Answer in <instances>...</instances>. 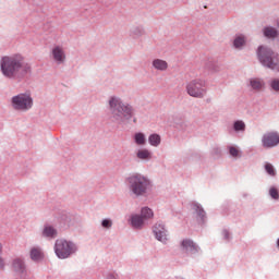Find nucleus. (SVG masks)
Here are the masks:
<instances>
[{
    "instance_id": "obj_20",
    "label": "nucleus",
    "mask_w": 279,
    "mask_h": 279,
    "mask_svg": "<svg viewBox=\"0 0 279 279\" xmlns=\"http://www.w3.org/2000/svg\"><path fill=\"white\" fill-rule=\"evenodd\" d=\"M264 36H266V38H276L278 36V32L274 27H266L264 29Z\"/></svg>"
},
{
    "instance_id": "obj_14",
    "label": "nucleus",
    "mask_w": 279,
    "mask_h": 279,
    "mask_svg": "<svg viewBox=\"0 0 279 279\" xmlns=\"http://www.w3.org/2000/svg\"><path fill=\"white\" fill-rule=\"evenodd\" d=\"M153 66L157 71H167V69H169V63H167V61L161 59H155L153 61Z\"/></svg>"
},
{
    "instance_id": "obj_16",
    "label": "nucleus",
    "mask_w": 279,
    "mask_h": 279,
    "mask_svg": "<svg viewBox=\"0 0 279 279\" xmlns=\"http://www.w3.org/2000/svg\"><path fill=\"white\" fill-rule=\"evenodd\" d=\"M136 156L140 160H151V151L147 148L138 149Z\"/></svg>"
},
{
    "instance_id": "obj_15",
    "label": "nucleus",
    "mask_w": 279,
    "mask_h": 279,
    "mask_svg": "<svg viewBox=\"0 0 279 279\" xmlns=\"http://www.w3.org/2000/svg\"><path fill=\"white\" fill-rule=\"evenodd\" d=\"M250 84L253 90H263L265 88V82L260 78H251Z\"/></svg>"
},
{
    "instance_id": "obj_7",
    "label": "nucleus",
    "mask_w": 279,
    "mask_h": 279,
    "mask_svg": "<svg viewBox=\"0 0 279 279\" xmlns=\"http://www.w3.org/2000/svg\"><path fill=\"white\" fill-rule=\"evenodd\" d=\"M186 92H187V95H190V97L202 99L204 98V95H206V82L202 80L191 81L186 85Z\"/></svg>"
},
{
    "instance_id": "obj_27",
    "label": "nucleus",
    "mask_w": 279,
    "mask_h": 279,
    "mask_svg": "<svg viewBox=\"0 0 279 279\" xmlns=\"http://www.w3.org/2000/svg\"><path fill=\"white\" fill-rule=\"evenodd\" d=\"M265 170L267 171L268 175H276V169H274L271 163H266Z\"/></svg>"
},
{
    "instance_id": "obj_5",
    "label": "nucleus",
    "mask_w": 279,
    "mask_h": 279,
    "mask_svg": "<svg viewBox=\"0 0 279 279\" xmlns=\"http://www.w3.org/2000/svg\"><path fill=\"white\" fill-rule=\"evenodd\" d=\"M34 106V99L28 94H20L12 98V107L14 110H21L22 112H27L32 110Z\"/></svg>"
},
{
    "instance_id": "obj_9",
    "label": "nucleus",
    "mask_w": 279,
    "mask_h": 279,
    "mask_svg": "<svg viewBox=\"0 0 279 279\" xmlns=\"http://www.w3.org/2000/svg\"><path fill=\"white\" fill-rule=\"evenodd\" d=\"M154 234L157 239V241H160L161 243H167L169 240L167 238V230H165V225L163 223H157L154 227Z\"/></svg>"
},
{
    "instance_id": "obj_13",
    "label": "nucleus",
    "mask_w": 279,
    "mask_h": 279,
    "mask_svg": "<svg viewBox=\"0 0 279 279\" xmlns=\"http://www.w3.org/2000/svg\"><path fill=\"white\" fill-rule=\"evenodd\" d=\"M145 221H147L143 216L134 215L131 217V225L133 228H143L145 225Z\"/></svg>"
},
{
    "instance_id": "obj_11",
    "label": "nucleus",
    "mask_w": 279,
    "mask_h": 279,
    "mask_svg": "<svg viewBox=\"0 0 279 279\" xmlns=\"http://www.w3.org/2000/svg\"><path fill=\"white\" fill-rule=\"evenodd\" d=\"M52 58L58 62L59 64H62L64 60H66V54L64 53V49L62 47L57 46L52 48Z\"/></svg>"
},
{
    "instance_id": "obj_32",
    "label": "nucleus",
    "mask_w": 279,
    "mask_h": 279,
    "mask_svg": "<svg viewBox=\"0 0 279 279\" xmlns=\"http://www.w3.org/2000/svg\"><path fill=\"white\" fill-rule=\"evenodd\" d=\"M1 252H3V244H1V242H0V254H1Z\"/></svg>"
},
{
    "instance_id": "obj_30",
    "label": "nucleus",
    "mask_w": 279,
    "mask_h": 279,
    "mask_svg": "<svg viewBox=\"0 0 279 279\" xmlns=\"http://www.w3.org/2000/svg\"><path fill=\"white\" fill-rule=\"evenodd\" d=\"M101 226H102V228L110 229V228H112V220L105 219V220H102Z\"/></svg>"
},
{
    "instance_id": "obj_33",
    "label": "nucleus",
    "mask_w": 279,
    "mask_h": 279,
    "mask_svg": "<svg viewBox=\"0 0 279 279\" xmlns=\"http://www.w3.org/2000/svg\"><path fill=\"white\" fill-rule=\"evenodd\" d=\"M223 233H225L226 239H228V236H229L228 231H225Z\"/></svg>"
},
{
    "instance_id": "obj_26",
    "label": "nucleus",
    "mask_w": 279,
    "mask_h": 279,
    "mask_svg": "<svg viewBox=\"0 0 279 279\" xmlns=\"http://www.w3.org/2000/svg\"><path fill=\"white\" fill-rule=\"evenodd\" d=\"M269 85L271 90H274L275 93H279V78H272Z\"/></svg>"
},
{
    "instance_id": "obj_3",
    "label": "nucleus",
    "mask_w": 279,
    "mask_h": 279,
    "mask_svg": "<svg viewBox=\"0 0 279 279\" xmlns=\"http://www.w3.org/2000/svg\"><path fill=\"white\" fill-rule=\"evenodd\" d=\"M258 60L264 66L271 69L272 71H279V59L278 54L269 48L260 46L258 48Z\"/></svg>"
},
{
    "instance_id": "obj_2",
    "label": "nucleus",
    "mask_w": 279,
    "mask_h": 279,
    "mask_svg": "<svg viewBox=\"0 0 279 279\" xmlns=\"http://www.w3.org/2000/svg\"><path fill=\"white\" fill-rule=\"evenodd\" d=\"M109 108L111 112V119L118 123L130 121V119L134 117V108L121 101V98L111 97L109 99Z\"/></svg>"
},
{
    "instance_id": "obj_10",
    "label": "nucleus",
    "mask_w": 279,
    "mask_h": 279,
    "mask_svg": "<svg viewBox=\"0 0 279 279\" xmlns=\"http://www.w3.org/2000/svg\"><path fill=\"white\" fill-rule=\"evenodd\" d=\"M180 250L183 254H195L197 245L192 240L185 239L181 241Z\"/></svg>"
},
{
    "instance_id": "obj_23",
    "label": "nucleus",
    "mask_w": 279,
    "mask_h": 279,
    "mask_svg": "<svg viewBox=\"0 0 279 279\" xmlns=\"http://www.w3.org/2000/svg\"><path fill=\"white\" fill-rule=\"evenodd\" d=\"M142 217L143 219H151V217H154V211L148 208V207H144L142 208Z\"/></svg>"
},
{
    "instance_id": "obj_21",
    "label": "nucleus",
    "mask_w": 279,
    "mask_h": 279,
    "mask_svg": "<svg viewBox=\"0 0 279 279\" xmlns=\"http://www.w3.org/2000/svg\"><path fill=\"white\" fill-rule=\"evenodd\" d=\"M44 236H50L51 239H53V236H56L58 234V232L56 231V229L51 226H47L44 229L43 232Z\"/></svg>"
},
{
    "instance_id": "obj_6",
    "label": "nucleus",
    "mask_w": 279,
    "mask_h": 279,
    "mask_svg": "<svg viewBox=\"0 0 279 279\" xmlns=\"http://www.w3.org/2000/svg\"><path fill=\"white\" fill-rule=\"evenodd\" d=\"M54 252L58 258H69L75 252V245L64 239H59L56 241Z\"/></svg>"
},
{
    "instance_id": "obj_18",
    "label": "nucleus",
    "mask_w": 279,
    "mask_h": 279,
    "mask_svg": "<svg viewBox=\"0 0 279 279\" xmlns=\"http://www.w3.org/2000/svg\"><path fill=\"white\" fill-rule=\"evenodd\" d=\"M192 208L194 213H196L198 219H201V221H204V218L206 217V211H204V208H202V206H199V204L196 203L192 205Z\"/></svg>"
},
{
    "instance_id": "obj_8",
    "label": "nucleus",
    "mask_w": 279,
    "mask_h": 279,
    "mask_svg": "<svg viewBox=\"0 0 279 279\" xmlns=\"http://www.w3.org/2000/svg\"><path fill=\"white\" fill-rule=\"evenodd\" d=\"M263 147L269 149L279 145V134L277 132H269L264 134L262 138Z\"/></svg>"
},
{
    "instance_id": "obj_17",
    "label": "nucleus",
    "mask_w": 279,
    "mask_h": 279,
    "mask_svg": "<svg viewBox=\"0 0 279 279\" xmlns=\"http://www.w3.org/2000/svg\"><path fill=\"white\" fill-rule=\"evenodd\" d=\"M13 269L14 271H16L17 274H23V271H25V264L23 263V259L21 258H15L13 260Z\"/></svg>"
},
{
    "instance_id": "obj_25",
    "label": "nucleus",
    "mask_w": 279,
    "mask_h": 279,
    "mask_svg": "<svg viewBox=\"0 0 279 279\" xmlns=\"http://www.w3.org/2000/svg\"><path fill=\"white\" fill-rule=\"evenodd\" d=\"M235 132H243L245 131V122L244 121H235L233 125Z\"/></svg>"
},
{
    "instance_id": "obj_28",
    "label": "nucleus",
    "mask_w": 279,
    "mask_h": 279,
    "mask_svg": "<svg viewBox=\"0 0 279 279\" xmlns=\"http://www.w3.org/2000/svg\"><path fill=\"white\" fill-rule=\"evenodd\" d=\"M269 195H270V197H272V199H279V193L276 187H271L269 190Z\"/></svg>"
},
{
    "instance_id": "obj_22",
    "label": "nucleus",
    "mask_w": 279,
    "mask_h": 279,
    "mask_svg": "<svg viewBox=\"0 0 279 279\" xmlns=\"http://www.w3.org/2000/svg\"><path fill=\"white\" fill-rule=\"evenodd\" d=\"M134 141L136 143V145L143 146L145 145V143H147V140L145 138V134L143 133H136L134 135Z\"/></svg>"
},
{
    "instance_id": "obj_19",
    "label": "nucleus",
    "mask_w": 279,
    "mask_h": 279,
    "mask_svg": "<svg viewBox=\"0 0 279 279\" xmlns=\"http://www.w3.org/2000/svg\"><path fill=\"white\" fill-rule=\"evenodd\" d=\"M148 142L153 147H158V145H160L161 143V138L160 135L158 134H151L148 137Z\"/></svg>"
},
{
    "instance_id": "obj_4",
    "label": "nucleus",
    "mask_w": 279,
    "mask_h": 279,
    "mask_svg": "<svg viewBox=\"0 0 279 279\" xmlns=\"http://www.w3.org/2000/svg\"><path fill=\"white\" fill-rule=\"evenodd\" d=\"M129 186L132 194L138 197L147 193L149 180L141 174H133L129 178Z\"/></svg>"
},
{
    "instance_id": "obj_1",
    "label": "nucleus",
    "mask_w": 279,
    "mask_h": 279,
    "mask_svg": "<svg viewBox=\"0 0 279 279\" xmlns=\"http://www.w3.org/2000/svg\"><path fill=\"white\" fill-rule=\"evenodd\" d=\"M0 69L2 75L9 80L25 77L32 71V65L25 62L22 54L4 56L0 60Z\"/></svg>"
},
{
    "instance_id": "obj_29",
    "label": "nucleus",
    "mask_w": 279,
    "mask_h": 279,
    "mask_svg": "<svg viewBox=\"0 0 279 279\" xmlns=\"http://www.w3.org/2000/svg\"><path fill=\"white\" fill-rule=\"evenodd\" d=\"M230 156H233V158H239V149L234 146H231L229 148Z\"/></svg>"
},
{
    "instance_id": "obj_12",
    "label": "nucleus",
    "mask_w": 279,
    "mask_h": 279,
    "mask_svg": "<svg viewBox=\"0 0 279 279\" xmlns=\"http://www.w3.org/2000/svg\"><path fill=\"white\" fill-rule=\"evenodd\" d=\"M31 258L35 263H38L45 258V254L43 253V250H40L38 247H33L31 250Z\"/></svg>"
},
{
    "instance_id": "obj_24",
    "label": "nucleus",
    "mask_w": 279,
    "mask_h": 279,
    "mask_svg": "<svg viewBox=\"0 0 279 279\" xmlns=\"http://www.w3.org/2000/svg\"><path fill=\"white\" fill-rule=\"evenodd\" d=\"M243 45H245V37L243 36H238L233 41V46L235 47V49H241Z\"/></svg>"
},
{
    "instance_id": "obj_34",
    "label": "nucleus",
    "mask_w": 279,
    "mask_h": 279,
    "mask_svg": "<svg viewBox=\"0 0 279 279\" xmlns=\"http://www.w3.org/2000/svg\"><path fill=\"white\" fill-rule=\"evenodd\" d=\"M216 154H219V149H216Z\"/></svg>"
},
{
    "instance_id": "obj_31",
    "label": "nucleus",
    "mask_w": 279,
    "mask_h": 279,
    "mask_svg": "<svg viewBox=\"0 0 279 279\" xmlns=\"http://www.w3.org/2000/svg\"><path fill=\"white\" fill-rule=\"evenodd\" d=\"M5 265V263L3 262L2 258H0V269H3V266Z\"/></svg>"
}]
</instances>
